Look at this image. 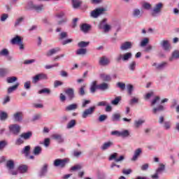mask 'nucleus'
Listing matches in <instances>:
<instances>
[{"instance_id": "obj_35", "label": "nucleus", "mask_w": 179, "mask_h": 179, "mask_svg": "<svg viewBox=\"0 0 179 179\" xmlns=\"http://www.w3.org/2000/svg\"><path fill=\"white\" fill-rule=\"evenodd\" d=\"M73 2V8L75 9H78L82 5V1L79 0H72Z\"/></svg>"}, {"instance_id": "obj_13", "label": "nucleus", "mask_w": 179, "mask_h": 179, "mask_svg": "<svg viewBox=\"0 0 179 179\" xmlns=\"http://www.w3.org/2000/svg\"><path fill=\"white\" fill-rule=\"evenodd\" d=\"M13 119L17 122H21L23 120V113L22 112H17L13 114Z\"/></svg>"}, {"instance_id": "obj_5", "label": "nucleus", "mask_w": 179, "mask_h": 179, "mask_svg": "<svg viewBox=\"0 0 179 179\" xmlns=\"http://www.w3.org/2000/svg\"><path fill=\"white\" fill-rule=\"evenodd\" d=\"M96 111V106H91L85 109L82 113V118H87L89 115H92Z\"/></svg>"}, {"instance_id": "obj_25", "label": "nucleus", "mask_w": 179, "mask_h": 179, "mask_svg": "<svg viewBox=\"0 0 179 179\" xmlns=\"http://www.w3.org/2000/svg\"><path fill=\"white\" fill-rule=\"evenodd\" d=\"M6 167L8 170H13L15 169V162L13 160L10 159L6 162Z\"/></svg>"}, {"instance_id": "obj_14", "label": "nucleus", "mask_w": 179, "mask_h": 179, "mask_svg": "<svg viewBox=\"0 0 179 179\" xmlns=\"http://www.w3.org/2000/svg\"><path fill=\"white\" fill-rule=\"evenodd\" d=\"M129 48H132V43L129 41L124 42L120 46L122 51H127V50H129Z\"/></svg>"}, {"instance_id": "obj_55", "label": "nucleus", "mask_w": 179, "mask_h": 179, "mask_svg": "<svg viewBox=\"0 0 179 179\" xmlns=\"http://www.w3.org/2000/svg\"><path fill=\"white\" fill-rule=\"evenodd\" d=\"M91 101L90 100H86L85 99L82 103V108H86V107H87V104H90Z\"/></svg>"}, {"instance_id": "obj_32", "label": "nucleus", "mask_w": 179, "mask_h": 179, "mask_svg": "<svg viewBox=\"0 0 179 179\" xmlns=\"http://www.w3.org/2000/svg\"><path fill=\"white\" fill-rule=\"evenodd\" d=\"M98 86L97 81H93L90 87L91 93H95Z\"/></svg>"}, {"instance_id": "obj_49", "label": "nucleus", "mask_w": 179, "mask_h": 179, "mask_svg": "<svg viewBox=\"0 0 179 179\" xmlns=\"http://www.w3.org/2000/svg\"><path fill=\"white\" fill-rule=\"evenodd\" d=\"M120 101H121V96H117L114 100L111 101V104L113 106H117Z\"/></svg>"}, {"instance_id": "obj_43", "label": "nucleus", "mask_w": 179, "mask_h": 179, "mask_svg": "<svg viewBox=\"0 0 179 179\" xmlns=\"http://www.w3.org/2000/svg\"><path fill=\"white\" fill-rule=\"evenodd\" d=\"M159 166H160V167H159L157 169L156 173H157L158 174H162V173H163V171H164L165 166L163 164H160Z\"/></svg>"}, {"instance_id": "obj_41", "label": "nucleus", "mask_w": 179, "mask_h": 179, "mask_svg": "<svg viewBox=\"0 0 179 179\" xmlns=\"http://www.w3.org/2000/svg\"><path fill=\"white\" fill-rule=\"evenodd\" d=\"M176 58V59H178L179 58V51L175 50L172 54V57L169 59V61H173V59Z\"/></svg>"}, {"instance_id": "obj_39", "label": "nucleus", "mask_w": 179, "mask_h": 179, "mask_svg": "<svg viewBox=\"0 0 179 179\" xmlns=\"http://www.w3.org/2000/svg\"><path fill=\"white\" fill-rule=\"evenodd\" d=\"M121 118V114L120 113H114L112 115V121L115 122V121H120Z\"/></svg>"}, {"instance_id": "obj_27", "label": "nucleus", "mask_w": 179, "mask_h": 179, "mask_svg": "<svg viewBox=\"0 0 179 179\" xmlns=\"http://www.w3.org/2000/svg\"><path fill=\"white\" fill-rule=\"evenodd\" d=\"M160 111H164V106L163 105H159L157 108H154L152 110L153 114L160 113Z\"/></svg>"}, {"instance_id": "obj_11", "label": "nucleus", "mask_w": 179, "mask_h": 179, "mask_svg": "<svg viewBox=\"0 0 179 179\" xmlns=\"http://www.w3.org/2000/svg\"><path fill=\"white\" fill-rule=\"evenodd\" d=\"M117 156H118V153L117 152H114L113 154H112L110 157H109V160H115V162H122V160H124V156L121 155L119 158H117Z\"/></svg>"}, {"instance_id": "obj_48", "label": "nucleus", "mask_w": 179, "mask_h": 179, "mask_svg": "<svg viewBox=\"0 0 179 179\" xmlns=\"http://www.w3.org/2000/svg\"><path fill=\"white\" fill-rule=\"evenodd\" d=\"M68 37V33L63 31L61 32L59 35V40H64V38H66Z\"/></svg>"}, {"instance_id": "obj_57", "label": "nucleus", "mask_w": 179, "mask_h": 179, "mask_svg": "<svg viewBox=\"0 0 179 179\" xmlns=\"http://www.w3.org/2000/svg\"><path fill=\"white\" fill-rule=\"evenodd\" d=\"M64 85V83H62V81L59 80H55L54 82V87L57 88L58 87V86H62Z\"/></svg>"}, {"instance_id": "obj_18", "label": "nucleus", "mask_w": 179, "mask_h": 179, "mask_svg": "<svg viewBox=\"0 0 179 179\" xmlns=\"http://www.w3.org/2000/svg\"><path fill=\"white\" fill-rule=\"evenodd\" d=\"M113 145H114V143H113V141L106 142L101 145V150H107V149H110V148H111Z\"/></svg>"}, {"instance_id": "obj_10", "label": "nucleus", "mask_w": 179, "mask_h": 179, "mask_svg": "<svg viewBox=\"0 0 179 179\" xmlns=\"http://www.w3.org/2000/svg\"><path fill=\"white\" fill-rule=\"evenodd\" d=\"M33 136V132L32 131H27L24 132L20 134V137L24 139V141H29Z\"/></svg>"}, {"instance_id": "obj_7", "label": "nucleus", "mask_w": 179, "mask_h": 179, "mask_svg": "<svg viewBox=\"0 0 179 179\" xmlns=\"http://www.w3.org/2000/svg\"><path fill=\"white\" fill-rule=\"evenodd\" d=\"M9 131L10 134H13V135H19V133L20 132V126L19 124H10L9 126Z\"/></svg>"}, {"instance_id": "obj_51", "label": "nucleus", "mask_w": 179, "mask_h": 179, "mask_svg": "<svg viewBox=\"0 0 179 179\" xmlns=\"http://www.w3.org/2000/svg\"><path fill=\"white\" fill-rule=\"evenodd\" d=\"M166 66H167V62H163L157 66V69H164Z\"/></svg>"}, {"instance_id": "obj_36", "label": "nucleus", "mask_w": 179, "mask_h": 179, "mask_svg": "<svg viewBox=\"0 0 179 179\" xmlns=\"http://www.w3.org/2000/svg\"><path fill=\"white\" fill-rule=\"evenodd\" d=\"M85 89H86V85H83L78 89V94L80 96H85V94H86Z\"/></svg>"}, {"instance_id": "obj_26", "label": "nucleus", "mask_w": 179, "mask_h": 179, "mask_svg": "<svg viewBox=\"0 0 179 179\" xmlns=\"http://www.w3.org/2000/svg\"><path fill=\"white\" fill-rule=\"evenodd\" d=\"M20 43H22V38L19 36H16L11 40V43H13V45H18L20 44Z\"/></svg>"}, {"instance_id": "obj_8", "label": "nucleus", "mask_w": 179, "mask_h": 179, "mask_svg": "<svg viewBox=\"0 0 179 179\" xmlns=\"http://www.w3.org/2000/svg\"><path fill=\"white\" fill-rule=\"evenodd\" d=\"M65 93L66 94H67L69 100L71 101L73 100V99H75V91L73 88H69L66 90Z\"/></svg>"}, {"instance_id": "obj_34", "label": "nucleus", "mask_w": 179, "mask_h": 179, "mask_svg": "<svg viewBox=\"0 0 179 179\" xmlns=\"http://www.w3.org/2000/svg\"><path fill=\"white\" fill-rule=\"evenodd\" d=\"M101 78L103 82H110L111 80V76L110 75L102 73L101 74Z\"/></svg>"}, {"instance_id": "obj_17", "label": "nucleus", "mask_w": 179, "mask_h": 179, "mask_svg": "<svg viewBox=\"0 0 179 179\" xmlns=\"http://www.w3.org/2000/svg\"><path fill=\"white\" fill-rule=\"evenodd\" d=\"M59 51H61V48H52L46 52V56L51 57L54 55V54H57V52H59Z\"/></svg>"}, {"instance_id": "obj_45", "label": "nucleus", "mask_w": 179, "mask_h": 179, "mask_svg": "<svg viewBox=\"0 0 179 179\" xmlns=\"http://www.w3.org/2000/svg\"><path fill=\"white\" fill-rule=\"evenodd\" d=\"M120 136H122V138H128V136H129V131L124 130L120 131Z\"/></svg>"}, {"instance_id": "obj_44", "label": "nucleus", "mask_w": 179, "mask_h": 179, "mask_svg": "<svg viewBox=\"0 0 179 179\" xmlns=\"http://www.w3.org/2000/svg\"><path fill=\"white\" fill-rule=\"evenodd\" d=\"M17 80V78L15 76L8 77L6 81L8 83H13Z\"/></svg>"}, {"instance_id": "obj_60", "label": "nucleus", "mask_w": 179, "mask_h": 179, "mask_svg": "<svg viewBox=\"0 0 179 179\" xmlns=\"http://www.w3.org/2000/svg\"><path fill=\"white\" fill-rule=\"evenodd\" d=\"M136 66V62H132L129 64V70H130V71H135Z\"/></svg>"}, {"instance_id": "obj_64", "label": "nucleus", "mask_w": 179, "mask_h": 179, "mask_svg": "<svg viewBox=\"0 0 179 179\" xmlns=\"http://www.w3.org/2000/svg\"><path fill=\"white\" fill-rule=\"evenodd\" d=\"M159 101H160V96H155V98L151 102V106H155V104H156V103H157Z\"/></svg>"}, {"instance_id": "obj_29", "label": "nucleus", "mask_w": 179, "mask_h": 179, "mask_svg": "<svg viewBox=\"0 0 179 179\" xmlns=\"http://www.w3.org/2000/svg\"><path fill=\"white\" fill-rule=\"evenodd\" d=\"M31 8L36 12H41V10H44L43 5H32Z\"/></svg>"}, {"instance_id": "obj_21", "label": "nucleus", "mask_w": 179, "mask_h": 179, "mask_svg": "<svg viewBox=\"0 0 179 179\" xmlns=\"http://www.w3.org/2000/svg\"><path fill=\"white\" fill-rule=\"evenodd\" d=\"M161 45L165 51L170 50V43H169V41H162L161 42Z\"/></svg>"}, {"instance_id": "obj_46", "label": "nucleus", "mask_w": 179, "mask_h": 179, "mask_svg": "<svg viewBox=\"0 0 179 179\" xmlns=\"http://www.w3.org/2000/svg\"><path fill=\"white\" fill-rule=\"evenodd\" d=\"M23 143H24V139L22 138V137L17 138L15 141V145H17V146H20V145H23Z\"/></svg>"}, {"instance_id": "obj_47", "label": "nucleus", "mask_w": 179, "mask_h": 179, "mask_svg": "<svg viewBox=\"0 0 179 179\" xmlns=\"http://www.w3.org/2000/svg\"><path fill=\"white\" fill-rule=\"evenodd\" d=\"M18 170L20 173H26L27 171V166L21 165L18 167Z\"/></svg>"}, {"instance_id": "obj_33", "label": "nucleus", "mask_w": 179, "mask_h": 179, "mask_svg": "<svg viewBox=\"0 0 179 179\" xmlns=\"http://www.w3.org/2000/svg\"><path fill=\"white\" fill-rule=\"evenodd\" d=\"M90 44V42L80 41L78 43L79 48H86Z\"/></svg>"}, {"instance_id": "obj_40", "label": "nucleus", "mask_w": 179, "mask_h": 179, "mask_svg": "<svg viewBox=\"0 0 179 179\" xmlns=\"http://www.w3.org/2000/svg\"><path fill=\"white\" fill-rule=\"evenodd\" d=\"M8 118V113L4 111H0V120L1 121H5Z\"/></svg>"}, {"instance_id": "obj_24", "label": "nucleus", "mask_w": 179, "mask_h": 179, "mask_svg": "<svg viewBox=\"0 0 179 179\" xmlns=\"http://www.w3.org/2000/svg\"><path fill=\"white\" fill-rule=\"evenodd\" d=\"M76 55H86L87 54V49L80 48L76 51Z\"/></svg>"}, {"instance_id": "obj_6", "label": "nucleus", "mask_w": 179, "mask_h": 179, "mask_svg": "<svg viewBox=\"0 0 179 179\" xmlns=\"http://www.w3.org/2000/svg\"><path fill=\"white\" fill-rule=\"evenodd\" d=\"M106 10H107L106 8H96L95 10H94L93 11L91 12V16L92 17H99L100 16V15H103L104 13V12H106Z\"/></svg>"}, {"instance_id": "obj_20", "label": "nucleus", "mask_w": 179, "mask_h": 179, "mask_svg": "<svg viewBox=\"0 0 179 179\" xmlns=\"http://www.w3.org/2000/svg\"><path fill=\"white\" fill-rule=\"evenodd\" d=\"M141 153H142V149L138 148L137 150H136L134 152V155L133 157L131 158V160L133 162L138 160V158L141 155Z\"/></svg>"}, {"instance_id": "obj_2", "label": "nucleus", "mask_w": 179, "mask_h": 179, "mask_svg": "<svg viewBox=\"0 0 179 179\" xmlns=\"http://www.w3.org/2000/svg\"><path fill=\"white\" fill-rule=\"evenodd\" d=\"M69 163V159L65 158L63 159H57L54 161V166L55 167H61V169H64L66 164Z\"/></svg>"}, {"instance_id": "obj_15", "label": "nucleus", "mask_w": 179, "mask_h": 179, "mask_svg": "<svg viewBox=\"0 0 179 179\" xmlns=\"http://www.w3.org/2000/svg\"><path fill=\"white\" fill-rule=\"evenodd\" d=\"M80 29L83 33H88L90 29H92V26L88 24H82Z\"/></svg>"}, {"instance_id": "obj_30", "label": "nucleus", "mask_w": 179, "mask_h": 179, "mask_svg": "<svg viewBox=\"0 0 179 179\" xmlns=\"http://www.w3.org/2000/svg\"><path fill=\"white\" fill-rule=\"evenodd\" d=\"M30 149H31L30 145H27L22 150V153L26 157H27L30 154Z\"/></svg>"}, {"instance_id": "obj_12", "label": "nucleus", "mask_w": 179, "mask_h": 179, "mask_svg": "<svg viewBox=\"0 0 179 179\" xmlns=\"http://www.w3.org/2000/svg\"><path fill=\"white\" fill-rule=\"evenodd\" d=\"M107 22V19L104 18L99 24V29H103L105 32L110 31V29H111V27L109 24H106L103 27V23H106Z\"/></svg>"}, {"instance_id": "obj_9", "label": "nucleus", "mask_w": 179, "mask_h": 179, "mask_svg": "<svg viewBox=\"0 0 179 179\" xmlns=\"http://www.w3.org/2000/svg\"><path fill=\"white\" fill-rule=\"evenodd\" d=\"M99 64L102 66H107V65L110 64V59H108L106 56L101 57L99 58Z\"/></svg>"}, {"instance_id": "obj_28", "label": "nucleus", "mask_w": 179, "mask_h": 179, "mask_svg": "<svg viewBox=\"0 0 179 179\" xmlns=\"http://www.w3.org/2000/svg\"><path fill=\"white\" fill-rule=\"evenodd\" d=\"M97 89L99 90H107V89H108V84H107L106 83H103L101 84L98 85L97 86Z\"/></svg>"}, {"instance_id": "obj_56", "label": "nucleus", "mask_w": 179, "mask_h": 179, "mask_svg": "<svg viewBox=\"0 0 179 179\" xmlns=\"http://www.w3.org/2000/svg\"><path fill=\"white\" fill-rule=\"evenodd\" d=\"M149 43V38H145L141 43V47H145Z\"/></svg>"}, {"instance_id": "obj_31", "label": "nucleus", "mask_w": 179, "mask_h": 179, "mask_svg": "<svg viewBox=\"0 0 179 179\" xmlns=\"http://www.w3.org/2000/svg\"><path fill=\"white\" fill-rule=\"evenodd\" d=\"M133 16L134 17H141L142 12H141V10L136 8L133 10Z\"/></svg>"}, {"instance_id": "obj_53", "label": "nucleus", "mask_w": 179, "mask_h": 179, "mask_svg": "<svg viewBox=\"0 0 179 179\" xmlns=\"http://www.w3.org/2000/svg\"><path fill=\"white\" fill-rule=\"evenodd\" d=\"M134 91V85H127V92L129 96L132 95V92Z\"/></svg>"}, {"instance_id": "obj_52", "label": "nucleus", "mask_w": 179, "mask_h": 179, "mask_svg": "<svg viewBox=\"0 0 179 179\" xmlns=\"http://www.w3.org/2000/svg\"><path fill=\"white\" fill-rule=\"evenodd\" d=\"M8 143L6 141H0V150H3V149H5Z\"/></svg>"}, {"instance_id": "obj_58", "label": "nucleus", "mask_w": 179, "mask_h": 179, "mask_svg": "<svg viewBox=\"0 0 179 179\" xmlns=\"http://www.w3.org/2000/svg\"><path fill=\"white\" fill-rule=\"evenodd\" d=\"M24 89H27V90H29L30 87H31V83L30 81H27L24 84Z\"/></svg>"}, {"instance_id": "obj_50", "label": "nucleus", "mask_w": 179, "mask_h": 179, "mask_svg": "<svg viewBox=\"0 0 179 179\" xmlns=\"http://www.w3.org/2000/svg\"><path fill=\"white\" fill-rule=\"evenodd\" d=\"M43 93H46L47 94H50L51 93V90L48 88L42 89L38 91L39 94H43Z\"/></svg>"}, {"instance_id": "obj_59", "label": "nucleus", "mask_w": 179, "mask_h": 179, "mask_svg": "<svg viewBox=\"0 0 179 179\" xmlns=\"http://www.w3.org/2000/svg\"><path fill=\"white\" fill-rule=\"evenodd\" d=\"M80 169H82V166H80V164H78V165H75L74 166H72L71 168V170L72 171H76V170H80Z\"/></svg>"}, {"instance_id": "obj_1", "label": "nucleus", "mask_w": 179, "mask_h": 179, "mask_svg": "<svg viewBox=\"0 0 179 179\" xmlns=\"http://www.w3.org/2000/svg\"><path fill=\"white\" fill-rule=\"evenodd\" d=\"M132 58V53L131 52H127L124 54H119L116 58L115 61L117 64H120L122 61L124 62H126L127 61H129Z\"/></svg>"}, {"instance_id": "obj_61", "label": "nucleus", "mask_w": 179, "mask_h": 179, "mask_svg": "<svg viewBox=\"0 0 179 179\" xmlns=\"http://www.w3.org/2000/svg\"><path fill=\"white\" fill-rule=\"evenodd\" d=\"M117 87L121 89V90H125V83H117Z\"/></svg>"}, {"instance_id": "obj_54", "label": "nucleus", "mask_w": 179, "mask_h": 179, "mask_svg": "<svg viewBox=\"0 0 179 179\" xmlns=\"http://www.w3.org/2000/svg\"><path fill=\"white\" fill-rule=\"evenodd\" d=\"M145 122V120H136L135 121V126L136 128H139L142 124Z\"/></svg>"}, {"instance_id": "obj_37", "label": "nucleus", "mask_w": 179, "mask_h": 179, "mask_svg": "<svg viewBox=\"0 0 179 179\" xmlns=\"http://www.w3.org/2000/svg\"><path fill=\"white\" fill-rule=\"evenodd\" d=\"M8 73H9V70L8 69H0L1 78H3V76H6Z\"/></svg>"}, {"instance_id": "obj_22", "label": "nucleus", "mask_w": 179, "mask_h": 179, "mask_svg": "<svg viewBox=\"0 0 179 179\" xmlns=\"http://www.w3.org/2000/svg\"><path fill=\"white\" fill-rule=\"evenodd\" d=\"M78 108V103H71L67 106L65 108L66 111H73L77 110Z\"/></svg>"}, {"instance_id": "obj_19", "label": "nucleus", "mask_w": 179, "mask_h": 179, "mask_svg": "<svg viewBox=\"0 0 179 179\" xmlns=\"http://www.w3.org/2000/svg\"><path fill=\"white\" fill-rule=\"evenodd\" d=\"M52 139L57 141L59 143H62L64 142V138L61 134H55L52 135Z\"/></svg>"}, {"instance_id": "obj_38", "label": "nucleus", "mask_w": 179, "mask_h": 179, "mask_svg": "<svg viewBox=\"0 0 179 179\" xmlns=\"http://www.w3.org/2000/svg\"><path fill=\"white\" fill-rule=\"evenodd\" d=\"M76 125V120H71L66 126L67 129H71V128H73Z\"/></svg>"}, {"instance_id": "obj_42", "label": "nucleus", "mask_w": 179, "mask_h": 179, "mask_svg": "<svg viewBox=\"0 0 179 179\" xmlns=\"http://www.w3.org/2000/svg\"><path fill=\"white\" fill-rule=\"evenodd\" d=\"M41 153V147L40 146H36L34 149V155L36 156L40 155Z\"/></svg>"}, {"instance_id": "obj_62", "label": "nucleus", "mask_w": 179, "mask_h": 179, "mask_svg": "<svg viewBox=\"0 0 179 179\" xmlns=\"http://www.w3.org/2000/svg\"><path fill=\"white\" fill-rule=\"evenodd\" d=\"M107 118L106 115H101L99 117V122H103V121H106V119Z\"/></svg>"}, {"instance_id": "obj_23", "label": "nucleus", "mask_w": 179, "mask_h": 179, "mask_svg": "<svg viewBox=\"0 0 179 179\" xmlns=\"http://www.w3.org/2000/svg\"><path fill=\"white\" fill-rule=\"evenodd\" d=\"M19 86H20V83H17L14 85H13L11 87H9L8 88V93L10 94V93H12L13 92H15V90H17V87H19Z\"/></svg>"}, {"instance_id": "obj_63", "label": "nucleus", "mask_w": 179, "mask_h": 179, "mask_svg": "<svg viewBox=\"0 0 179 179\" xmlns=\"http://www.w3.org/2000/svg\"><path fill=\"white\" fill-rule=\"evenodd\" d=\"M143 8H144V9H147L148 10H149V9L152 8V5L149 3H144L143 5Z\"/></svg>"}, {"instance_id": "obj_4", "label": "nucleus", "mask_w": 179, "mask_h": 179, "mask_svg": "<svg viewBox=\"0 0 179 179\" xmlns=\"http://www.w3.org/2000/svg\"><path fill=\"white\" fill-rule=\"evenodd\" d=\"M162 9H163V3H158L156 4L151 13L152 16H153V17H156V16L162 12Z\"/></svg>"}, {"instance_id": "obj_3", "label": "nucleus", "mask_w": 179, "mask_h": 179, "mask_svg": "<svg viewBox=\"0 0 179 179\" xmlns=\"http://www.w3.org/2000/svg\"><path fill=\"white\" fill-rule=\"evenodd\" d=\"M47 79H48V76L45 73H41L33 77L32 83H37L39 80H47Z\"/></svg>"}, {"instance_id": "obj_16", "label": "nucleus", "mask_w": 179, "mask_h": 179, "mask_svg": "<svg viewBox=\"0 0 179 179\" xmlns=\"http://www.w3.org/2000/svg\"><path fill=\"white\" fill-rule=\"evenodd\" d=\"M47 171H48V164H45L39 171V176L43 177V176H45V174H47Z\"/></svg>"}]
</instances>
